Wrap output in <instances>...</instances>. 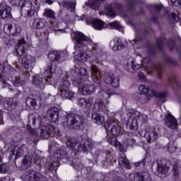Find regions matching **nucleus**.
Returning a JSON list of instances; mask_svg holds the SVG:
<instances>
[{"label":"nucleus","mask_w":181,"mask_h":181,"mask_svg":"<svg viewBox=\"0 0 181 181\" xmlns=\"http://www.w3.org/2000/svg\"><path fill=\"white\" fill-rule=\"evenodd\" d=\"M25 104L28 107H35V105H37V103L36 102V100L32 98H27L25 100Z\"/></svg>","instance_id":"obj_40"},{"label":"nucleus","mask_w":181,"mask_h":181,"mask_svg":"<svg viewBox=\"0 0 181 181\" xmlns=\"http://www.w3.org/2000/svg\"><path fill=\"white\" fill-rule=\"evenodd\" d=\"M109 25L112 29H121V25L118 21H114L112 23H109Z\"/></svg>","instance_id":"obj_50"},{"label":"nucleus","mask_w":181,"mask_h":181,"mask_svg":"<svg viewBox=\"0 0 181 181\" xmlns=\"http://www.w3.org/2000/svg\"><path fill=\"white\" fill-rule=\"evenodd\" d=\"M153 69H154V70H156V71H157L158 78H162V74L160 72V71H162V66H160V64L154 65Z\"/></svg>","instance_id":"obj_47"},{"label":"nucleus","mask_w":181,"mask_h":181,"mask_svg":"<svg viewBox=\"0 0 181 181\" xmlns=\"http://www.w3.org/2000/svg\"><path fill=\"white\" fill-rule=\"evenodd\" d=\"M124 144H126V145H128L129 146H133V145H135V144H136V140L132 137H127L124 140Z\"/></svg>","instance_id":"obj_42"},{"label":"nucleus","mask_w":181,"mask_h":181,"mask_svg":"<svg viewBox=\"0 0 181 181\" xmlns=\"http://www.w3.org/2000/svg\"><path fill=\"white\" fill-rule=\"evenodd\" d=\"M114 94H115V90L110 88L105 90L104 96L106 97V98H110V97H111V95H114Z\"/></svg>","instance_id":"obj_51"},{"label":"nucleus","mask_w":181,"mask_h":181,"mask_svg":"<svg viewBox=\"0 0 181 181\" xmlns=\"http://www.w3.org/2000/svg\"><path fill=\"white\" fill-rule=\"evenodd\" d=\"M105 128L106 131L110 132L113 136H118V135H121V127H119L118 123L114 120L107 121L105 124Z\"/></svg>","instance_id":"obj_10"},{"label":"nucleus","mask_w":181,"mask_h":181,"mask_svg":"<svg viewBox=\"0 0 181 181\" xmlns=\"http://www.w3.org/2000/svg\"><path fill=\"white\" fill-rule=\"evenodd\" d=\"M52 128H53L52 124L40 125L37 130L35 129H31L30 126L27 127L30 134H32V135L34 136H40L44 139L50 138L52 135Z\"/></svg>","instance_id":"obj_6"},{"label":"nucleus","mask_w":181,"mask_h":181,"mask_svg":"<svg viewBox=\"0 0 181 181\" xmlns=\"http://www.w3.org/2000/svg\"><path fill=\"white\" fill-rule=\"evenodd\" d=\"M156 9V15L158 16H159V13H160V11L163 9V6L160 4H157L155 6Z\"/></svg>","instance_id":"obj_53"},{"label":"nucleus","mask_w":181,"mask_h":181,"mask_svg":"<svg viewBox=\"0 0 181 181\" xmlns=\"http://www.w3.org/2000/svg\"><path fill=\"white\" fill-rule=\"evenodd\" d=\"M9 172V165L6 163H2L0 165V173H8Z\"/></svg>","instance_id":"obj_43"},{"label":"nucleus","mask_w":181,"mask_h":181,"mask_svg":"<svg viewBox=\"0 0 181 181\" xmlns=\"http://www.w3.org/2000/svg\"><path fill=\"white\" fill-rule=\"evenodd\" d=\"M137 121H140V122L145 124V122L148 121V116H146V115H140Z\"/></svg>","instance_id":"obj_54"},{"label":"nucleus","mask_w":181,"mask_h":181,"mask_svg":"<svg viewBox=\"0 0 181 181\" xmlns=\"http://www.w3.org/2000/svg\"><path fill=\"white\" fill-rule=\"evenodd\" d=\"M30 118H32L33 120V124H35L36 122L38 124H40L42 122V116L37 113H33V115H30Z\"/></svg>","instance_id":"obj_37"},{"label":"nucleus","mask_w":181,"mask_h":181,"mask_svg":"<svg viewBox=\"0 0 181 181\" xmlns=\"http://www.w3.org/2000/svg\"><path fill=\"white\" fill-rule=\"evenodd\" d=\"M15 165L17 168L21 169V170H26V169L32 165V158L28 156H25L20 164H17L16 162H15Z\"/></svg>","instance_id":"obj_18"},{"label":"nucleus","mask_w":181,"mask_h":181,"mask_svg":"<svg viewBox=\"0 0 181 181\" xmlns=\"http://www.w3.org/2000/svg\"><path fill=\"white\" fill-rule=\"evenodd\" d=\"M43 16H45L46 18H54V11H53L52 9L47 8L43 13Z\"/></svg>","instance_id":"obj_41"},{"label":"nucleus","mask_w":181,"mask_h":181,"mask_svg":"<svg viewBox=\"0 0 181 181\" xmlns=\"http://www.w3.org/2000/svg\"><path fill=\"white\" fill-rule=\"evenodd\" d=\"M169 19H170L171 23H176V22H177V21H179V17L176 15V13H172L169 16Z\"/></svg>","instance_id":"obj_48"},{"label":"nucleus","mask_w":181,"mask_h":181,"mask_svg":"<svg viewBox=\"0 0 181 181\" xmlns=\"http://www.w3.org/2000/svg\"><path fill=\"white\" fill-rule=\"evenodd\" d=\"M45 25L46 21L43 19L36 18L33 23V27L35 28V29H42V28H45Z\"/></svg>","instance_id":"obj_31"},{"label":"nucleus","mask_w":181,"mask_h":181,"mask_svg":"<svg viewBox=\"0 0 181 181\" xmlns=\"http://www.w3.org/2000/svg\"><path fill=\"white\" fill-rule=\"evenodd\" d=\"M168 149L169 152L173 153V152H176V149H177V148H176V146H174L173 145H170V144H168Z\"/></svg>","instance_id":"obj_58"},{"label":"nucleus","mask_w":181,"mask_h":181,"mask_svg":"<svg viewBox=\"0 0 181 181\" xmlns=\"http://www.w3.org/2000/svg\"><path fill=\"white\" fill-rule=\"evenodd\" d=\"M33 162L37 165V170H40L42 169V165H43V158L34 153L33 156Z\"/></svg>","instance_id":"obj_24"},{"label":"nucleus","mask_w":181,"mask_h":181,"mask_svg":"<svg viewBox=\"0 0 181 181\" xmlns=\"http://www.w3.org/2000/svg\"><path fill=\"white\" fill-rule=\"evenodd\" d=\"M78 103L81 105V107H83V105L85 107H86L87 99H86L84 98H81L78 99Z\"/></svg>","instance_id":"obj_57"},{"label":"nucleus","mask_w":181,"mask_h":181,"mask_svg":"<svg viewBox=\"0 0 181 181\" xmlns=\"http://www.w3.org/2000/svg\"><path fill=\"white\" fill-rule=\"evenodd\" d=\"M84 78H87V69L81 68L73 78V84L74 86H79L83 83Z\"/></svg>","instance_id":"obj_13"},{"label":"nucleus","mask_w":181,"mask_h":181,"mask_svg":"<svg viewBox=\"0 0 181 181\" xmlns=\"http://www.w3.org/2000/svg\"><path fill=\"white\" fill-rule=\"evenodd\" d=\"M62 5L64 8H66V9L71 11V12H74L76 10V3L74 2L63 1Z\"/></svg>","instance_id":"obj_29"},{"label":"nucleus","mask_w":181,"mask_h":181,"mask_svg":"<svg viewBox=\"0 0 181 181\" xmlns=\"http://www.w3.org/2000/svg\"><path fill=\"white\" fill-rule=\"evenodd\" d=\"M166 42V39L165 37H161L157 39V48L160 52H162L163 50V43Z\"/></svg>","instance_id":"obj_38"},{"label":"nucleus","mask_w":181,"mask_h":181,"mask_svg":"<svg viewBox=\"0 0 181 181\" xmlns=\"http://www.w3.org/2000/svg\"><path fill=\"white\" fill-rule=\"evenodd\" d=\"M62 54L59 51H51L48 55V57L51 62H58L60 60Z\"/></svg>","instance_id":"obj_27"},{"label":"nucleus","mask_w":181,"mask_h":181,"mask_svg":"<svg viewBox=\"0 0 181 181\" xmlns=\"http://www.w3.org/2000/svg\"><path fill=\"white\" fill-rule=\"evenodd\" d=\"M16 54L18 55L19 63L24 66L25 69H29V64L30 63V59L32 57L26 55L25 50H26V41L25 39H21L18 41L16 45Z\"/></svg>","instance_id":"obj_4"},{"label":"nucleus","mask_w":181,"mask_h":181,"mask_svg":"<svg viewBox=\"0 0 181 181\" xmlns=\"http://www.w3.org/2000/svg\"><path fill=\"white\" fill-rule=\"evenodd\" d=\"M93 98L86 99V107L90 108L93 105Z\"/></svg>","instance_id":"obj_60"},{"label":"nucleus","mask_w":181,"mask_h":181,"mask_svg":"<svg viewBox=\"0 0 181 181\" xmlns=\"http://www.w3.org/2000/svg\"><path fill=\"white\" fill-rule=\"evenodd\" d=\"M90 64L91 75L94 78L95 83L100 87L101 85V75L100 74V71H98V68L97 66L94 65L93 62H90Z\"/></svg>","instance_id":"obj_17"},{"label":"nucleus","mask_w":181,"mask_h":181,"mask_svg":"<svg viewBox=\"0 0 181 181\" xmlns=\"http://www.w3.org/2000/svg\"><path fill=\"white\" fill-rule=\"evenodd\" d=\"M91 25L96 30H103L107 28V25L104 21L98 18H95L91 21Z\"/></svg>","instance_id":"obj_20"},{"label":"nucleus","mask_w":181,"mask_h":181,"mask_svg":"<svg viewBox=\"0 0 181 181\" xmlns=\"http://www.w3.org/2000/svg\"><path fill=\"white\" fill-rule=\"evenodd\" d=\"M140 93H136L134 95L135 100L140 101L143 104L148 103L152 96L151 95L149 88L145 85H140L139 87Z\"/></svg>","instance_id":"obj_8"},{"label":"nucleus","mask_w":181,"mask_h":181,"mask_svg":"<svg viewBox=\"0 0 181 181\" xmlns=\"http://www.w3.org/2000/svg\"><path fill=\"white\" fill-rule=\"evenodd\" d=\"M103 0H89L88 2H86V5H88L92 9H98L100 8V4Z\"/></svg>","instance_id":"obj_28"},{"label":"nucleus","mask_w":181,"mask_h":181,"mask_svg":"<svg viewBox=\"0 0 181 181\" xmlns=\"http://www.w3.org/2000/svg\"><path fill=\"white\" fill-rule=\"evenodd\" d=\"M59 112L60 110H59L57 107H50L47 111V117H49V121H50V122H57V121H59Z\"/></svg>","instance_id":"obj_15"},{"label":"nucleus","mask_w":181,"mask_h":181,"mask_svg":"<svg viewBox=\"0 0 181 181\" xmlns=\"http://www.w3.org/2000/svg\"><path fill=\"white\" fill-rule=\"evenodd\" d=\"M92 119L95 122V124H98V125H103L104 124L105 119L104 118V116L98 114V113H93L92 115Z\"/></svg>","instance_id":"obj_25"},{"label":"nucleus","mask_w":181,"mask_h":181,"mask_svg":"<svg viewBox=\"0 0 181 181\" xmlns=\"http://www.w3.org/2000/svg\"><path fill=\"white\" fill-rule=\"evenodd\" d=\"M54 158L58 160L69 159V153L65 148H60L54 153Z\"/></svg>","instance_id":"obj_19"},{"label":"nucleus","mask_w":181,"mask_h":181,"mask_svg":"<svg viewBox=\"0 0 181 181\" xmlns=\"http://www.w3.org/2000/svg\"><path fill=\"white\" fill-rule=\"evenodd\" d=\"M69 87L70 83L69 81L67 79H62L58 90L62 98L73 100H74V92L70 91Z\"/></svg>","instance_id":"obj_7"},{"label":"nucleus","mask_w":181,"mask_h":181,"mask_svg":"<svg viewBox=\"0 0 181 181\" xmlns=\"http://www.w3.org/2000/svg\"><path fill=\"white\" fill-rule=\"evenodd\" d=\"M51 131L52 130L54 134H57V135H60V130H59V129H57V127H54V125L51 124Z\"/></svg>","instance_id":"obj_63"},{"label":"nucleus","mask_w":181,"mask_h":181,"mask_svg":"<svg viewBox=\"0 0 181 181\" xmlns=\"http://www.w3.org/2000/svg\"><path fill=\"white\" fill-rule=\"evenodd\" d=\"M52 69L53 67L52 66V64H49L45 69V71L44 72L45 78L37 75L33 76V86H35V87H37V88H39V90H45V87H46L45 83L49 81L47 78H52V76H50V74H52Z\"/></svg>","instance_id":"obj_5"},{"label":"nucleus","mask_w":181,"mask_h":181,"mask_svg":"<svg viewBox=\"0 0 181 181\" xmlns=\"http://www.w3.org/2000/svg\"><path fill=\"white\" fill-rule=\"evenodd\" d=\"M124 47V45L122 44V41L121 40L117 39L112 49L115 52L117 50H121Z\"/></svg>","instance_id":"obj_39"},{"label":"nucleus","mask_w":181,"mask_h":181,"mask_svg":"<svg viewBox=\"0 0 181 181\" xmlns=\"http://www.w3.org/2000/svg\"><path fill=\"white\" fill-rule=\"evenodd\" d=\"M141 163H142L143 166H145V163H146V158H144L141 161L135 163V166L138 168L139 166H141Z\"/></svg>","instance_id":"obj_59"},{"label":"nucleus","mask_w":181,"mask_h":181,"mask_svg":"<svg viewBox=\"0 0 181 181\" xmlns=\"http://www.w3.org/2000/svg\"><path fill=\"white\" fill-rule=\"evenodd\" d=\"M144 181H151V175L148 172L143 173Z\"/></svg>","instance_id":"obj_56"},{"label":"nucleus","mask_w":181,"mask_h":181,"mask_svg":"<svg viewBox=\"0 0 181 181\" xmlns=\"http://www.w3.org/2000/svg\"><path fill=\"white\" fill-rule=\"evenodd\" d=\"M84 116L74 113L66 114L63 120V125L68 129H80L84 125Z\"/></svg>","instance_id":"obj_2"},{"label":"nucleus","mask_w":181,"mask_h":181,"mask_svg":"<svg viewBox=\"0 0 181 181\" xmlns=\"http://www.w3.org/2000/svg\"><path fill=\"white\" fill-rule=\"evenodd\" d=\"M135 181H144V175L143 173H137L134 175Z\"/></svg>","instance_id":"obj_52"},{"label":"nucleus","mask_w":181,"mask_h":181,"mask_svg":"<svg viewBox=\"0 0 181 181\" xmlns=\"http://www.w3.org/2000/svg\"><path fill=\"white\" fill-rule=\"evenodd\" d=\"M127 115L130 117V119H138L141 117V112L137 110H129L127 111Z\"/></svg>","instance_id":"obj_30"},{"label":"nucleus","mask_w":181,"mask_h":181,"mask_svg":"<svg viewBox=\"0 0 181 181\" xmlns=\"http://www.w3.org/2000/svg\"><path fill=\"white\" fill-rule=\"evenodd\" d=\"M10 155L13 156L15 155L16 158H19L23 155V148L22 146H16L13 150L11 151Z\"/></svg>","instance_id":"obj_26"},{"label":"nucleus","mask_w":181,"mask_h":181,"mask_svg":"<svg viewBox=\"0 0 181 181\" xmlns=\"http://www.w3.org/2000/svg\"><path fill=\"white\" fill-rule=\"evenodd\" d=\"M128 128L132 131V132H136L139 126L138 125V120L136 119H130L127 122Z\"/></svg>","instance_id":"obj_23"},{"label":"nucleus","mask_w":181,"mask_h":181,"mask_svg":"<svg viewBox=\"0 0 181 181\" xmlns=\"http://www.w3.org/2000/svg\"><path fill=\"white\" fill-rule=\"evenodd\" d=\"M66 146L74 152H87L88 149L94 148V141H93V140L88 139L76 142L73 139H69L66 141Z\"/></svg>","instance_id":"obj_3"},{"label":"nucleus","mask_w":181,"mask_h":181,"mask_svg":"<svg viewBox=\"0 0 181 181\" xmlns=\"http://www.w3.org/2000/svg\"><path fill=\"white\" fill-rule=\"evenodd\" d=\"M104 12L107 16H111V18H114V16H115V12L114 11V8H112V6L111 5L105 6L104 8Z\"/></svg>","instance_id":"obj_35"},{"label":"nucleus","mask_w":181,"mask_h":181,"mask_svg":"<svg viewBox=\"0 0 181 181\" xmlns=\"http://www.w3.org/2000/svg\"><path fill=\"white\" fill-rule=\"evenodd\" d=\"M12 8L10 6L5 4L4 2L0 3V19H8V18H12L11 11Z\"/></svg>","instance_id":"obj_14"},{"label":"nucleus","mask_w":181,"mask_h":181,"mask_svg":"<svg viewBox=\"0 0 181 181\" xmlns=\"http://www.w3.org/2000/svg\"><path fill=\"white\" fill-rule=\"evenodd\" d=\"M119 165L120 166H124L126 169H129L130 168V163H129V160L127 158L126 156H121L119 160Z\"/></svg>","instance_id":"obj_32"},{"label":"nucleus","mask_w":181,"mask_h":181,"mask_svg":"<svg viewBox=\"0 0 181 181\" xmlns=\"http://www.w3.org/2000/svg\"><path fill=\"white\" fill-rule=\"evenodd\" d=\"M74 40L76 42L74 46V59L79 62H87L91 57V52H86L88 37L80 32L75 33Z\"/></svg>","instance_id":"obj_1"},{"label":"nucleus","mask_w":181,"mask_h":181,"mask_svg":"<svg viewBox=\"0 0 181 181\" xmlns=\"http://www.w3.org/2000/svg\"><path fill=\"white\" fill-rule=\"evenodd\" d=\"M174 6H181V0H171Z\"/></svg>","instance_id":"obj_62"},{"label":"nucleus","mask_w":181,"mask_h":181,"mask_svg":"<svg viewBox=\"0 0 181 181\" xmlns=\"http://www.w3.org/2000/svg\"><path fill=\"white\" fill-rule=\"evenodd\" d=\"M1 83H3V85H2L3 88H5V87H8V88L10 91L13 90V89L12 88V86L11 85H9V83L8 82H6V81L2 80Z\"/></svg>","instance_id":"obj_55"},{"label":"nucleus","mask_w":181,"mask_h":181,"mask_svg":"<svg viewBox=\"0 0 181 181\" xmlns=\"http://www.w3.org/2000/svg\"><path fill=\"white\" fill-rule=\"evenodd\" d=\"M168 81H169V83L170 84V86H173H173H179V82L176 79V76L175 75L171 76L168 78Z\"/></svg>","instance_id":"obj_44"},{"label":"nucleus","mask_w":181,"mask_h":181,"mask_svg":"<svg viewBox=\"0 0 181 181\" xmlns=\"http://www.w3.org/2000/svg\"><path fill=\"white\" fill-rule=\"evenodd\" d=\"M152 94L155 97H158V98H165V97H166V93L165 92H156L155 90H152Z\"/></svg>","instance_id":"obj_49"},{"label":"nucleus","mask_w":181,"mask_h":181,"mask_svg":"<svg viewBox=\"0 0 181 181\" xmlns=\"http://www.w3.org/2000/svg\"><path fill=\"white\" fill-rule=\"evenodd\" d=\"M5 28H7L8 30H9L10 33H12L13 36H15L16 35H19V33H21V28H19V26L16 25H15V33L12 32V28H13L12 26V24H6L5 25Z\"/></svg>","instance_id":"obj_34"},{"label":"nucleus","mask_w":181,"mask_h":181,"mask_svg":"<svg viewBox=\"0 0 181 181\" xmlns=\"http://www.w3.org/2000/svg\"><path fill=\"white\" fill-rule=\"evenodd\" d=\"M165 124L168 128L175 129L177 127V120L172 115L169 114L165 119Z\"/></svg>","instance_id":"obj_21"},{"label":"nucleus","mask_w":181,"mask_h":181,"mask_svg":"<svg viewBox=\"0 0 181 181\" xmlns=\"http://www.w3.org/2000/svg\"><path fill=\"white\" fill-rule=\"evenodd\" d=\"M132 69L134 70V71H136V70H139V69H141V65L135 64V62H132Z\"/></svg>","instance_id":"obj_61"},{"label":"nucleus","mask_w":181,"mask_h":181,"mask_svg":"<svg viewBox=\"0 0 181 181\" xmlns=\"http://www.w3.org/2000/svg\"><path fill=\"white\" fill-rule=\"evenodd\" d=\"M25 179L27 181H47L46 177L33 170H28L26 172Z\"/></svg>","instance_id":"obj_11"},{"label":"nucleus","mask_w":181,"mask_h":181,"mask_svg":"<svg viewBox=\"0 0 181 181\" xmlns=\"http://www.w3.org/2000/svg\"><path fill=\"white\" fill-rule=\"evenodd\" d=\"M12 82L15 87H21V86L23 84V81L21 80V78L19 77H15L14 79L12 80Z\"/></svg>","instance_id":"obj_46"},{"label":"nucleus","mask_w":181,"mask_h":181,"mask_svg":"<svg viewBox=\"0 0 181 181\" xmlns=\"http://www.w3.org/2000/svg\"><path fill=\"white\" fill-rule=\"evenodd\" d=\"M104 80L106 84H110L114 88L119 87V77H116L112 72H105Z\"/></svg>","instance_id":"obj_12"},{"label":"nucleus","mask_w":181,"mask_h":181,"mask_svg":"<svg viewBox=\"0 0 181 181\" xmlns=\"http://www.w3.org/2000/svg\"><path fill=\"white\" fill-rule=\"evenodd\" d=\"M158 172L161 173V175H168L169 172L170 167L166 165H158L157 166Z\"/></svg>","instance_id":"obj_33"},{"label":"nucleus","mask_w":181,"mask_h":181,"mask_svg":"<svg viewBox=\"0 0 181 181\" xmlns=\"http://www.w3.org/2000/svg\"><path fill=\"white\" fill-rule=\"evenodd\" d=\"M107 163H111L112 162V156L110 154H107L105 158Z\"/></svg>","instance_id":"obj_64"},{"label":"nucleus","mask_w":181,"mask_h":181,"mask_svg":"<svg viewBox=\"0 0 181 181\" xmlns=\"http://www.w3.org/2000/svg\"><path fill=\"white\" fill-rule=\"evenodd\" d=\"M141 136H144L151 144V142H155L159 136V134L156 132L154 128H151L149 126H146L144 129L141 132Z\"/></svg>","instance_id":"obj_9"},{"label":"nucleus","mask_w":181,"mask_h":181,"mask_svg":"<svg viewBox=\"0 0 181 181\" xmlns=\"http://www.w3.org/2000/svg\"><path fill=\"white\" fill-rule=\"evenodd\" d=\"M75 86L78 87L80 93H82L83 95H90V94H91V93H94V91H95V88H97V86H95V84L81 85V83L79 86Z\"/></svg>","instance_id":"obj_16"},{"label":"nucleus","mask_w":181,"mask_h":181,"mask_svg":"<svg viewBox=\"0 0 181 181\" xmlns=\"http://www.w3.org/2000/svg\"><path fill=\"white\" fill-rule=\"evenodd\" d=\"M104 107V103L103 100H99L98 102H96L94 105V108L95 111H101Z\"/></svg>","instance_id":"obj_45"},{"label":"nucleus","mask_w":181,"mask_h":181,"mask_svg":"<svg viewBox=\"0 0 181 181\" xmlns=\"http://www.w3.org/2000/svg\"><path fill=\"white\" fill-rule=\"evenodd\" d=\"M19 5L20 6H21V9H23V8H25V9H28V8H30V10H27V14L28 15V16H32L35 15V11H33V8L32 7V2L21 1L19 2Z\"/></svg>","instance_id":"obj_22"},{"label":"nucleus","mask_w":181,"mask_h":181,"mask_svg":"<svg viewBox=\"0 0 181 181\" xmlns=\"http://www.w3.org/2000/svg\"><path fill=\"white\" fill-rule=\"evenodd\" d=\"M14 104L15 102L13 101V98H9L4 101L3 107L6 110H11V107H13Z\"/></svg>","instance_id":"obj_36"}]
</instances>
